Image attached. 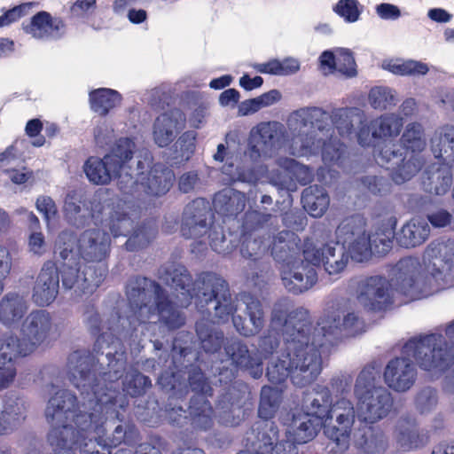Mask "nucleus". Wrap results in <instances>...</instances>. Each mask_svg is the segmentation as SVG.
Wrapping results in <instances>:
<instances>
[{
  "mask_svg": "<svg viewBox=\"0 0 454 454\" xmlns=\"http://www.w3.org/2000/svg\"><path fill=\"white\" fill-rule=\"evenodd\" d=\"M396 438L405 450L416 449L425 443L424 437L419 434L416 423L409 419H401L398 422Z\"/></svg>",
  "mask_w": 454,
  "mask_h": 454,
  "instance_id": "obj_47",
  "label": "nucleus"
},
{
  "mask_svg": "<svg viewBox=\"0 0 454 454\" xmlns=\"http://www.w3.org/2000/svg\"><path fill=\"white\" fill-rule=\"evenodd\" d=\"M366 325L359 314L350 309L338 308L326 311L313 327L311 342L319 340L317 350L325 343V339L353 337L365 332Z\"/></svg>",
  "mask_w": 454,
  "mask_h": 454,
  "instance_id": "obj_9",
  "label": "nucleus"
},
{
  "mask_svg": "<svg viewBox=\"0 0 454 454\" xmlns=\"http://www.w3.org/2000/svg\"><path fill=\"white\" fill-rule=\"evenodd\" d=\"M322 159L325 165H340L345 154V146L336 138H330L328 142L321 140Z\"/></svg>",
  "mask_w": 454,
  "mask_h": 454,
  "instance_id": "obj_59",
  "label": "nucleus"
},
{
  "mask_svg": "<svg viewBox=\"0 0 454 454\" xmlns=\"http://www.w3.org/2000/svg\"><path fill=\"white\" fill-rule=\"evenodd\" d=\"M381 67L398 75H424L429 70L427 64L415 60L386 59Z\"/></svg>",
  "mask_w": 454,
  "mask_h": 454,
  "instance_id": "obj_51",
  "label": "nucleus"
},
{
  "mask_svg": "<svg viewBox=\"0 0 454 454\" xmlns=\"http://www.w3.org/2000/svg\"><path fill=\"white\" fill-rule=\"evenodd\" d=\"M325 419H333L348 426H354L356 411L351 401L346 398L337 400L330 408Z\"/></svg>",
  "mask_w": 454,
  "mask_h": 454,
  "instance_id": "obj_57",
  "label": "nucleus"
},
{
  "mask_svg": "<svg viewBox=\"0 0 454 454\" xmlns=\"http://www.w3.org/2000/svg\"><path fill=\"white\" fill-rule=\"evenodd\" d=\"M356 300L366 310L383 311L393 302L391 285L382 276L366 278L358 284Z\"/></svg>",
  "mask_w": 454,
  "mask_h": 454,
  "instance_id": "obj_15",
  "label": "nucleus"
},
{
  "mask_svg": "<svg viewBox=\"0 0 454 454\" xmlns=\"http://www.w3.org/2000/svg\"><path fill=\"white\" fill-rule=\"evenodd\" d=\"M224 350L231 364L237 367L249 370L257 379L262 374V357L254 350H249L247 345L238 339L229 340Z\"/></svg>",
  "mask_w": 454,
  "mask_h": 454,
  "instance_id": "obj_24",
  "label": "nucleus"
},
{
  "mask_svg": "<svg viewBox=\"0 0 454 454\" xmlns=\"http://www.w3.org/2000/svg\"><path fill=\"white\" fill-rule=\"evenodd\" d=\"M396 223L397 219L395 216L386 217L374 227L372 233L367 234L370 238V255L372 252L384 254L391 248Z\"/></svg>",
  "mask_w": 454,
  "mask_h": 454,
  "instance_id": "obj_36",
  "label": "nucleus"
},
{
  "mask_svg": "<svg viewBox=\"0 0 454 454\" xmlns=\"http://www.w3.org/2000/svg\"><path fill=\"white\" fill-rule=\"evenodd\" d=\"M223 173L229 176L230 182L254 183L256 180V175L250 166H247L246 168L237 166L234 169L233 163L227 162L223 167Z\"/></svg>",
  "mask_w": 454,
  "mask_h": 454,
  "instance_id": "obj_63",
  "label": "nucleus"
},
{
  "mask_svg": "<svg viewBox=\"0 0 454 454\" xmlns=\"http://www.w3.org/2000/svg\"><path fill=\"white\" fill-rule=\"evenodd\" d=\"M27 343L23 339L20 340L14 335H5L0 339V364L4 363L15 364L19 356H26L33 353L27 350Z\"/></svg>",
  "mask_w": 454,
  "mask_h": 454,
  "instance_id": "obj_45",
  "label": "nucleus"
},
{
  "mask_svg": "<svg viewBox=\"0 0 454 454\" xmlns=\"http://www.w3.org/2000/svg\"><path fill=\"white\" fill-rule=\"evenodd\" d=\"M23 29L35 39H58L65 32V24L47 12H39L32 17L29 23L23 24Z\"/></svg>",
  "mask_w": 454,
  "mask_h": 454,
  "instance_id": "obj_26",
  "label": "nucleus"
},
{
  "mask_svg": "<svg viewBox=\"0 0 454 454\" xmlns=\"http://www.w3.org/2000/svg\"><path fill=\"white\" fill-rule=\"evenodd\" d=\"M185 116L179 109H172L158 116L153 124V139L160 147L168 145L176 133L184 127Z\"/></svg>",
  "mask_w": 454,
  "mask_h": 454,
  "instance_id": "obj_27",
  "label": "nucleus"
},
{
  "mask_svg": "<svg viewBox=\"0 0 454 454\" xmlns=\"http://www.w3.org/2000/svg\"><path fill=\"white\" fill-rule=\"evenodd\" d=\"M298 242L294 232L282 231L272 237L269 248L274 260L281 266L300 257Z\"/></svg>",
  "mask_w": 454,
  "mask_h": 454,
  "instance_id": "obj_31",
  "label": "nucleus"
},
{
  "mask_svg": "<svg viewBox=\"0 0 454 454\" xmlns=\"http://www.w3.org/2000/svg\"><path fill=\"white\" fill-rule=\"evenodd\" d=\"M191 414L193 415L195 426L207 429L211 426L213 410L204 395H199L191 401Z\"/></svg>",
  "mask_w": 454,
  "mask_h": 454,
  "instance_id": "obj_55",
  "label": "nucleus"
},
{
  "mask_svg": "<svg viewBox=\"0 0 454 454\" xmlns=\"http://www.w3.org/2000/svg\"><path fill=\"white\" fill-rule=\"evenodd\" d=\"M377 160L380 164L387 165V168L391 170L392 179L398 184L410 180L423 165L419 155H408L403 147L395 144L382 148Z\"/></svg>",
  "mask_w": 454,
  "mask_h": 454,
  "instance_id": "obj_14",
  "label": "nucleus"
},
{
  "mask_svg": "<svg viewBox=\"0 0 454 454\" xmlns=\"http://www.w3.org/2000/svg\"><path fill=\"white\" fill-rule=\"evenodd\" d=\"M196 332L206 352L213 353L220 348L223 340V333L209 329L203 322L197 323Z\"/></svg>",
  "mask_w": 454,
  "mask_h": 454,
  "instance_id": "obj_58",
  "label": "nucleus"
},
{
  "mask_svg": "<svg viewBox=\"0 0 454 454\" xmlns=\"http://www.w3.org/2000/svg\"><path fill=\"white\" fill-rule=\"evenodd\" d=\"M403 352L412 355L423 370L435 374L446 371L444 389L454 394V346L449 345L442 334L412 338L405 343Z\"/></svg>",
  "mask_w": 454,
  "mask_h": 454,
  "instance_id": "obj_6",
  "label": "nucleus"
},
{
  "mask_svg": "<svg viewBox=\"0 0 454 454\" xmlns=\"http://www.w3.org/2000/svg\"><path fill=\"white\" fill-rule=\"evenodd\" d=\"M403 149L412 153H421L427 146L425 129L419 122L408 123L401 137Z\"/></svg>",
  "mask_w": 454,
  "mask_h": 454,
  "instance_id": "obj_48",
  "label": "nucleus"
},
{
  "mask_svg": "<svg viewBox=\"0 0 454 454\" xmlns=\"http://www.w3.org/2000/svg\"><path fill=\"white\" fill-rule=\"evenodd\" d=\"M27 309L28 304L23 296L9 293L0 301V321L5 325L16 324L24 317Z\"/></svg>",
  "mask_w": 454,
  "mask_h": 454,
  "instance_id": "obj_40",
  "label": "nucleus"
},
{
  "mask_svg": "<svg viewBox=\"0 0 454 454\" xmlns=\"http://www.w3.org/2000/svg\"><path fill=\"white\" fill-rule=\"evenodd\" d=\"M336 239L347 248L350 258L364 262L370 257V238L366 233V220L359 215L343 219L338 225Z\"/></svg>",
  "mask_w": 454,
  "mask_h": 454,
  "instance_id": "obj_11",
  "label": "nucleus"
},
{
  "mask_svg": "<svg viewBox=\"0 0 454 454\" xmlns=\"http://www.w3.org/2000/svg\"><path fill=\"white\" fill-rule=\"evenodd\" d=\"M114 164L107 159V154L103 159L90 157L83 165V170L90 182L95 184H106L117 176L123 179L122 174Z\"/></svg>",
  "mask_w": 454,
  "mask_h": 454,
  "instance_id": "obj_33",
  "label": "nucleus"
},
{
  "mask_svg": "<svg viewBox=\"0 0 454 454\" xmlns=\"http://www.w3.org/2000/svg\"><path fill=\"white\" fill-rule=\"evenodd\" d=\"M59 288V276L56 264L44 262L33 288L32 299L38 306L50 305L57 297Z\"/></svg>",
  "mask_w": 454,
  "mask_h": 454,
  "instance_id": "obj_22",
  "label": "nucleus"
},
{
  "mask_svg": "<svg viewBox=\"0 0 454 454\" xmlns=\"http://www.w3.org/2000/svg\"><path fill=\"white\" fill-rule=\"evenodd\" d=\"M438 403V395L435 389L427 387L419 391L416 396L415 406L421 414L432 411Z\"/></svg>",
  "mask_w": 454,
  "mask_h": 454,
  "instance_id": "obj_62",
  "label": "nucleus"
},
{
  "mask_svg": "<svg viewBox=\"0 0 454 454\" xmlns=\"http://www.w3.org/2000/svg\"><path fill=\"white\" fill-rule=\"evenodd\" d=\"M332 405L331 392L323 386H317L304 398L307 413L317 419H325Z\"/></svg>",
  "mask_w": 454,
  "mask_h": 454,
  "instance_id": "obj_43",
  "label": "nucleus"
},
{
  "mask_svg": "<svg viewBox=\"0 0 454 454\" xmlns=\"http://www.w3.org/2000/svg\"><path fill=\"white\" fill-rule=\"evenodd\" d=\"M246 447L258 454H269L273 451L278 442V430L269 420L256 422L246 435Z\"/></svg>",
  "mask_w": 454,
  "mask_h": 454,
  "instance_id": "obj_23",
  "label": "nucleus"
},
{
  "mask_svg": "<svg viewBox=\"0 0 454 454\" xmlns=\"http://www.w3.org/2000/svg\"><path fill=\"white\" fill-rule=\"evenodd\" d=\"M303 259L311 265H323L330 275L341 272L347 266L349 254L338 241L325 245L306 240L302 250Z\"/></svg>",
  "mask_w": 454,
  "mask_h": 454,
  "instance_id": "obj_13",
  "label": "nucleus"
},
{
  "mask_svg": "<svg viewBox=\"0 0 454 454\" xmlns=\"http://www.w3.org/2000/svg\"><path fill=\"white\" fill-rule=\"evenodd\" d=\"M135 176V183L140 181L147 188V192L152 195L160 196L165 194L172 185L174 179L173 173L161 165H155L150 170L146 182L145 178Z\"/></svg>",
  "mask_w": 454,
  "mask_h": 454,
  "instance_id": "obj_42",
  "label": "nucleus"
},
{
  "mask_svg": "<svg viewBox=\"0 0 454 454\" xmlns=\"http://www.w3.org/2000/svg\"><path fill=\"white\" fill-rule=\"evenodd\" d=\"M333 12L349 23L357 21L361 14L357 0H339Z\"/></svg>",
  "mask_w": 454,
  "mask_h": 454,
  "instance_id": "obj_61",
  "label": "nucleus"
},
{
  "mask_svg": "<svg viewBox=\"0 0 454 454\" xmlns=\"http://www.w3.org/2000/svg\"><path fill=\"white\" fill-rule=\"evenodd\" d=\"M166 278L171 289L170 295L166 296L160 286L148 278H137L130 282L127 289L130 315L127 320L129 325L145 323L152 316L159 315L160 319L170 329L178 328L184 323L181 313L172 304L185 308L192 299L200 310L210 306L207 310L217 318L218 323H225L232 317L237 331L244 336L258 333L264 325V311L261 302L249 297L246 300V314L248 320L234 317L237 309L235 301L231 295L228 283L220 276L207 272L202 273L193 284L192 293V277L181 265L167 272Z\"/></svg>",
  "mask_w": 454,
  "mask_h": 454,
  "instance_id": "obj_1",
  "label": "nucleus"
},
{
  "mask_svg": "<svg viewBox=\"0 0 454 454\" xmlns=\"http://www.w3.org/2000/svg\"><path fill=\"white\" fill-rule=\"evenodd\" d=\"M423 264L417 258L406 257L395 265L396 291L409 300L428 297L452 285L454 278V241H432L425 249Z\"/></svg>",
  "mask_w": 454,
  "mask_h": 454,
  "instance_id": "obj_4",
  "label": "nucleus"
},
{
  "mask_svg": "<svg viewBox=\"0 0 454 454\" xmlns=\"http://www.w3.org/2000/svg\"><path fill=\"white\" fill-rule=\"evenodd\" d=\"M431 150L442 163L454 165V126L444 125L436 129L431 139Z\"/></svg>",
  "mask_w": 454,
  "mask_h": 454,
  "instance_id": "obj_38",
  "label": "nucleus"
},
{
  "mask_svg": "<svg viewBox=\"0 0 454 454\" xmlns=\"http://www.w3.org/2000/svg\"><path fill=\"white\" fill-rule=\"evenodd\" d=\"M293 134L286 127L276 121H262L252 128L249 134L248 150L245 153V159L249 158L255 162L262 158L270 157L275 149L285 142L289 143V151Z\"/></svg>",
  "mask_w": 454,
  "mask_h": 454,
  "instance_id": "obj_10",
  "label": "nucleus"
},
{
  "mask_svg": "<svg viewBox=\"0 0 454 454\" xmlns=\"http://www.w3.org/2000/svg\"><path fill=\"white\" fill-rule=\"evenodd\" d=\"M281 392L276 387L264 386L261 390L258 413L263 420L271 419L281 403Z\"/></svg>",
  "mask_w": 454,
  "mask_h": 454,
  "instance_id": "obj_52",
  "label": "nucleus"
},
{
  "mask_svg": "<svg viewBox=\"0 0 454 454\" xmlns=\"http://www.w3.org/2000/svg\"><path fill=\"white\" fill-rule=\"evenodd\" d=\"M354 394L356 399L357 417L374 424L388 415L393 407L391 393L376 379L372 369L363 370L356 378Z\"/></svg>",
  "mask_w": 454,
  "mask_h": 454,
  "instance_id": "obj_8",
  "label": "nucleus"
},
{
  "mask_svg": "<svg viewBox=\"0 0 454 454\" xmlns=\"http://www.w3.org/2000/svg\"><path fill=\"white\" fill-rule=\"evenodd\" d=\"M136 152V145L134 141L129 137L118 139L113 146L111 152L107 154V159L114 161L115 167L122 174L126 186L132 185L137 180L135 176H142L144 174V163L137 161V168L131 169L129 161L132 160Z\"/></svg>",
  "mask_w": 454,
  "mask_h": 454,
  "instance_id": "obj_20",
  "label": "nucleus"
},
{
  "mask_svg": "<svg viewBox=\"0 0 454 454\" xmlns=\"http://www.w3.org/2000/svg\"><path fill=\"white\" fill-rule=\"evenodd\" d=\"M403 119L395 113L383 114L359 128L356 137L363 146L374 145L377 141L397 137L403 127Z\"/></svg>",
  "mask_w": 454,
  "mask_h": 454,
  "instance_id": "obj_16",
  "label": "nucleus"
},
{
  "mask_svg": "<svg viewBox=\"0 0 454 454\" xmlns=\"http://www.w3.org/2000/svg\"><path fill=\"white\" fill-rule=\"evenodd\" d=\"M319 426L318 419L309 413L294 416L287 434L291 438L289 441L298 444L305 443L313 439Z\"/></svg>",
  "mask_w": 454,
  "mask_h": 454,
  "instance_id": "obj_39",
  "label": "nucleus"
},
{
  "mask_svg": "<svg viewBox=\"0 0 454 454\" xmlns=\"http://www.w3.org/2000/svg\"><path fill=\"white\" fill-rule=\"evenodd\" d=\"M269 249V242L265 243L261 237H247L242 243L240 254L243 257L254 259L262 255Z\"/></svg>",
  "mask_w": 454,
  "mask_h": 454,
  "instance_id": "obj_60",
  "label": "nucleus"
},
{
  "mask_svg": "<svg viewBox=\"0 0 454 454\" xmlns=\"http://www.w3.org/2000/svg\"><path fill=\"white\" fill-rule=\"evenodd\" d=\"M105 197V192H98L90 200V206H87L74 195H67L64 205L67 218L79 227L83 225L87 217L97 218L101 215L102 226L109 229L114 237L127 236L132 229V222L119 210H114Z\"/></svg>",
  "mask_w": 454,
  "mask_h": 454,
  "instance_id": "obj_7",
  "label": "nucleus"
},
{
  "mask_svg": "<svg viewBox=\"0 0 454 454\" xmlns=\"http://www.w3.org/2000/svg\"><path fill=\"white\" fill-rule=\"evenodd\" d=\"M109 235L99 229L85 231L78 239V252L84 261L100 262L108 253Z\"/></svg>",
  "mask_w": 454,
  "mask_h": 454,
  "instance_id": "obj_25",
  "label": "nucleus"
},
{
  "mask_svg": "<svg viewBox=\"0 0 454 454\" xmlns=\"http://www.w3.org/2000/svg\"><path fill=\"white\" fill-rule=\"evenodd\" d=\"M278 165L283 170V173L272 174L270 182L281 189H288L293 178H295L301 184H307L313 180L312 170L294 159L279 158Z\"/></svg>",
  "mask_w": 454,
  "mask_h": 454,
  "instance_id": "obj_28",
  "label": "nucleus"
},
{
  "mask_svg": "<svg viewBox=\"0 0 454 454\" xmlns=\"http://www.w3.org/2000/svg\"><path fill=\"white\" fill-rule=\"evenodd\" d=\"M324 433L328 442L326 450L333 454H341L349 447L352 426L343 424L336 419H325Z\"/></svg>",
  "mask_w": 454,
  "mask_h": 454,
  "instance_id": "obj_34",
  "label": "nucleus"
},
{
  "mask_svg": "<svg viewBox=\"0 0 454 454\" xmlns=\"http://www.w3.org/2000/svg\"><path fill=\"white\" fill-rule=\"evenodd\" d=\"M79 433L67 426L55 427L48 433L51 454H77Z\"/></svg>",
  "mask_w": 454,
  "mask_h": 454,
  "instance_id": "obj_35",
  "label": "nucleus"
},
{
  "mask_svg": "<svg viewBox=\"0 0 454 454\" xmlns=\"http://www.w3.org/2000/svg\"><path fill=\"white\" fill-rule=\"evenodd\" d=\"M246 195L237 190L225 188L215 193L213 207L216 213L224 216H236L246 207Z\"/></svg>",
  "mask_w": 454,
  "mask_h": 454,
  "instance_id": "obj_37",
  "label": "nucleus"
},
{
  "mask_svg": "<svg viewBox=\"0 0 454 454\" xmlns=\"http://www.w3.org/2000/svg\"><path fill=\"white\" fill-rule=\"evenodd\" d=\"M409 356H412L416 360L412 355L404 354L402 349V356L388 361L384 368V382L395 392H406L415 384L417 367Z\"/></svg>",
  "mask_w": 454,
  "mask_h": 454,
  "instance_id": "obj_18",
  "label": "nucleus"
},
{
  "mask_svg": "<svg viewBox=\"0 0 454 454\" xmlns=\"http://www.w3.org/2000/svg\"><path fill=\"white\" fill-rule=\"evenodd\" d=\"M369 105L375 110H388L395 106L398 103L396 92L388 87H373L368 97Z\"/></svg>",
  "mask_w": 454,
  "mask_h": 454,
  "instance_id": "obj_53",
  "label": "nucleus"
},
{
  "mask_svg": "<svg viewBox=\"0 0 454 454\" xmlns=\"http://www.w3.org/2000/svg\"><path fill=\"white\" fill-rule=\"evenodd\" d=\"M364 112L357 107L334 109L331 114L317 106L302 107L287 118L289 131L293 134L292 154L309 156L318 153L323 137H328L333 126L341 137H348L356 125L365 124Z\"/></svg>",
  "mask_w": 454,
  "mask_h": 454,
  "instance_id": "obj_5",
  "label": "nucleus"
},
{
  "mask_svg": "<svg viewBox=\"0 0 454 454\" xmlns=\"http://www.w3.org/2000/svg\"><path fill=\"white\" fill-rule=\"evenodd\" d=\"M210 246L214 251L221 254H229L238 246L239 235L233 232H225L222 227L214 226L209 233Z\"/></svg>",
  "mask_w": 454,
  "mask_h": 454,
  "instance_id": "obj_49",
  "label": "nucleus"
},
{
  "mask_svg": "<svg viewBox=\"0 0 454 454\" xmlns=\"http://www.w3.org/2000/svg\"><path fill=\"white\" fill-rule=\"evenodd\" d=\"M197 133L186 131L183 133L173 145L171 156L172 164H182L188 161L193 155L196 148Z\"/></svg>",
  "mask_w": 454,
  "mask_h": 454,
  "instance_id": "obj_50",
  "label": "nucleus"
},
{
  "mask_svg": "<svg viewBox=\"0 0 454 454\" xmlns=\"http://www.w3.org/2000/svg\"><path fill=\"white\" fill-rule=\"evenodd\" d=\"M309 262L300 257L279 267L281 281L285 288L294 294L310 289L317 280V271Z\"/></svg>",
  "mask_w": 454,
  "mask_h": 454,
  "instance_id": "obj_19",
  "label": "nucleus"
},
{
  "mask_svg": "<svg viewBox=\"0 0 454 454\" xmlns=\"http://www.w3.org/2000/svg\"><path fill=\"white\" fill-rule=\"evenodd\" d=\"M108 371H101L103 358H95L85 351H74L67 358L68 379L80 391L82 403L67 389H59L48 400L45 418L55 427L67 426L74 431H87L102 415L113 413L117 396L114 382L125 370L123 354H106Z\"/></svg>",
  "mask_w": 454,
  "mask_h": 454,
  "instance_id": "obj_2",
  "label": "nucleus"
},
{
  "mask_svg": "<svg viewBox=\"0 0 454 454\" xmlns=\"http://www.w3.org/2000/svg\"><path fill=\"white\" fill-rule=\"evenodd\" d=\"M103 418L104 415L94 420L87 431H75L79 433L78 450L81 454H111L106 440H101L106 433Z\"/></svg>",
  "mask_w": 454,
  "mask_h": 454,
  "instance_id": "obj_30",
  "label": "nucleus"
},
{
  "mask_svg": "<svg viewBox=\"0 0 454 454\" xmlns=\"http://www.w3.org/2000/svg\"><path fill=\"white\" fill-rule=\"evenodd\" d=\"M25 400L16 395H7L0 416V434H6L16 428L26 418Z\"/></svg>",
  "mask_w": 454,
  "mask_h": 454,
  "instance_id": "obj_32",
  "label": "nucleus"
},
{
  "mask_svg": "<svg viewBox=\"0 0 454 454\" xmlns=\"http://www.w3.org/2000/svg\"><path fill=\"white\" fill-rule=\"evenodd\" d=\"M430 234L427 222L422 218H412L401 229L397 240L405 247H414L424 243Z\"/></svg>",
  "mask_w": 454,
  "mask_h": 454,
  "instance_id": "obj_41",
  "label": "nucleus"
},
{
  "mask_svg": "<svg viewBox=\"0 0 454 454\" xmlns=\"http://www.w3.org/2000/svg\"><path fill=\"white\" fill-rule=\"evenodd\" d=\"M151 386V380L134 369L129 371L123 380V390L131 396L144 395Z\"/></svg>",
  "mask_w": 454,
  "mask_h": 454,
  "instance_id": "obj_56",
  "label": "nucleus"
},
{
  "mask_svg": "<svg viewBox=\"0 0 454 454\" xmlns=\"http://www.w3.org/2000/svg\"><path fill=\"white\" fill-rule=\"evenodd\" d=\"M90 100L91 109L104 116L121 103V95L116 90L102 88L92 91Z\"/></svg>",
  "mask_w": 454,
  "mask_h": 454,
  "instance_id": "obj_46",
  "label": "nucleus"
},
{
  "mask_svg": "<svg viewBox=\"0 0 454 454\" xmlns=\"http://www.w3.org/2000/svg\"><path fill=\"white\" fill-rule=\"evenodd\" d=\"M26 349L35 352L43 343L57 333V325L51 315L44 309L31 311L24 319L20 329Z\"/></svg>",
  "mask_w": 454,
  "mask_h": 454,
  "instance_id": "obj_17",
  "label": "nucleus"
},
{
  "mask_svg": "<svg viewBox=\"0 0 454 454\" xmlns=\"http://www.w3.org/2000/svg\"><path fill=\"white\" fill-rule=\"evenodd\" d=\"M452 166L439 162L429 166L423 175V189L430 194L438 196L447 193L453 181Z\"/></svg>",
  "mask_w": 454,
  "mask_h": 454,
  "instance_id": "obj_29",
  "label": "nucleus"
},
{
  "mask_svg": "<svg viewBox=\"0 0 454 454\" xmlns=\"http://www.w3.org/2000/svg\"><path fill=\"white\" fill-rule=\"evenodd\" d=\"M105 276L106 269L102 266L86 265L81 261L65 262L61 272L63 287L74 290L77 296L92 294Z\"/></svg>",
  "mask_w": 454,
  "mask_h": 454,
  "instance_id": "obj_12",
  "label": "nucleus"
},
{
  "mask_svg": "<svg viewBox=\"0 0 454 454\" xmlns=\"http://www.w3.org/2000/svg\"><path fill=\"white\" fill-rule=\"evenodd\" d=\"M301 200L305 210L313 217H320L326 211L330 200L324 188L309 186L302 192Z\"/></svg>",
  "mask_w": 454,
  "mask_h": 454,
  "instance_id": "obj_44",
  "label": "nucleus"
},
{
  "mask_svg": "<svg viewBox=\"0 0 454 454\" xmlns=\"http://www.w3.org/2000/svg\"><path fill=\"white\" fill-rule=\"evenodd\" d=\"M208 203L197 199L189 203L184 211L181 231L186 239L200 238L207 232L209 218Z\"/></svg>",
  "mask_w": 454,
  "mask_h": 454,
  "instance_id": "obj_21",
  "label": "nucleus"
},
{
  "mask_svg": "<svg viewBox=\"0 0 454 454\" xmlns=\"http://www.w3.org/2000/svg\"><path fill=\"white\" fill-rule=\"evenodd\" d=\"M337 71L348 77L356 75V62L349 50L339 48L336 50Z\"/></svg>",
  "mask_w": 454,
  "mask_h": 454,
  "instance_id": "obj_64",
  "label": "nucleus"
},
{
  "mask_svg": "<svg viewBox=\"0 0 454 454\" xmlns=\"http://www.w3.org/2000/svg\"><path fill=\"white\" fill-rule=\"evenodd\" d=\"M55 254L63 260L64 263L81 261L76 238L70 232H62L56 243Z\"/></svg>",
  "mask_w": 454,
  "mask_h": 454,
  "instance_id": "obj_54",
  "label": "nucleus"
},
{
  "mask_svg": "<svg viewBox=\"0 0 454 454\" xmlns=\"http://www.w3.org/2000/svg\"><path fill=\"white\" fill-rule=\"evenodd\" d=\"M271 323L276 327H285L286 341L278 358L270 361L266 376L274 384H280L287 378L299 387L313 383L322 371L321 353L317 350L319 340L311 342L313 327L307 309H292L287 301L274 305Z\"/></svg>",
  "mask_w": 454,
  "mask_h": 454,
  "instance_id": "obj_3",
  "label": "nucleus"
}]
</instances>
